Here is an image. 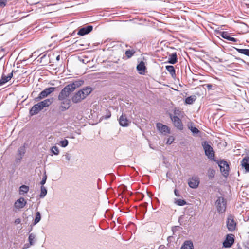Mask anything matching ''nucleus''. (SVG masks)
Segmentation results:
<instances>
[{
	"label": "nucleus",
	"mask_w": 249,
	"mask_h": 249,
	"mask_svg": "<svg viewBox=\"0 0 249 249\" xmlns=\"http://www.w3.org/2000/svg\"><path fill=\"white\" fill-rule=\"evenodd\" d=\"M83 82L82 81H76L66 86L60 92L58 99H68L70 94L76 88L80 86Z\"/></svg>",
	"instance_id": "nucleus-1"
},
{
	"label": "nucleus",
	"mask_w": 249,
	"mask_h": 249,
	"mask_svg": "<svg viewBox=\"0 0 249 249\" xmlns=\"http://www.w3.org/2000/svg\"><path fill=\"white\" fill-rule=\"evenodd\" d=\"M215 205L218 213H223L225 211L226 201L223 197H218L216 201Z\"/></svg>",
	"instance_id": "nucleus-2"
},
{
	"label": "nucleus",
	"mask_w": 249,
	"mask_h": 249,
	"mask_svg": "<svg viewBox=\"0 0 249 249\" xmlns=\"http://www.w3.org/2000/svg\"><path fill=\"white\" fill-rule=\"evenodd\" d=\"M55 89V88L54 87H50L44 89L39 93L37 97L35 98V101L38 102L40 100L46 97L50 94L53 92Z\"/></svg>",
	"instance_id": "nucleus-3"
},
{
	"label": "nucleus",
	"mask_w": 249,
	"mask_h": 249,
	"mask_svg": "<svg viewBox=\"0 0 249 249\" xmlns=\"http://www.w3.org/2000/svg\"><path fill=\"white\" fill-rule=\"evenodd\" d=\"M202 145L205 155L210 159H213L214 153L213 148L206 142H203Z\"/></svg>",
	"instance_id": "nucleus-4"
},
{
	"label": "nucleus",
	"mask_w": 249,
	"mask_h": 249,
	"mask_svg": "<svg viewBox=\"0 0 249 249\" xmlns=\"http://www.w3.org/2000/svg\"><path fill=\"white\" fill-rule=\"evenodd\" d=\"M156 128L159 132L163 135H166L170 133V130L169 127L160 123L156 124Z\"/></svg>",
	"instance_id": "nucleus-5"
},
{
	"label": "nucleus",
	"mask_w": 249,
	"mask_h": 249,
	"mask_svg": "<svg viewBox=\"0 0 249 249\" xmlns=\"http://www.w3.org/2000/svg\"><path fill=\"white\" fill-rule=\"evenodd\" d=\"M218 164L222 175L225 177H227L228 175L229 169V165L227 162L225 161L222 160L218 162Z\"/></svg>",
	"instance_id": "nucleus-6"
},
{
	"label": "nucleus",
	"mask_w": 249,
	"mask_h": 249,
	"mask_svg": "<svg viewBox=\"0 0 249 249\" xmlns=\"http://www.w3.org/2000/svg\"><path fill=\"white\" fill-rule=\"evenodd\" d=\"M227 227L230 231H232L235 230L236 223L234 220L233 217L230 215L228 216L227 220Z\"/></svg>",
	"instance_id": "nucleus-7"
},
{
	"label": "nucleus",
	"mask_w": 249,
	"mask_h": 249,
	"mask_svg": "<svg viewBox=\"0 0 249 249\" xmlns=\"http://www.w3.org/2000/svg\"><path fill=\"white\" fill-rule=\"evenodd\" d=\"M234 241V235L233 234H228L223 243V247L225 248H230L233 244Z\"/></svg>",
	"instance_id": "nucleus-8"
},
{
	"label": "nucleus",
	"mask_w": 249,
	"mask_h": 249,
	"mask_svg": "<svg viewBox=\"0 0 249 249\" xmlns=\"http://www.w3.org/2000/svg\"><path fill=\"white\" fill-rule=\"evenodd\" d=\"M61 101V105L59 106V109L61 111H64L70 107V100L68 99H58Z\"/></svg>",
	"instance_id": "nucleus-9"
},
{
	"label": "nucleus",
	"mask_w": 249,
	"mask_h": 249,
	"mask_svg": "<svg viewBox=\"0 0 249 249\" xmlns=\"http://www.w3.org/2000/svg\"><path fill=\"white\" fill-rule=\"evenodd\" d=\"M170 118L171 120L174 123V125L179 129H182L183 127V125L182 124V122L181 120L177 116H172L171 115H170Z\"/></svg>",
	"instance_id": "nucleus-10"
},
{
	"label": "nucleus",
	"mask_w": 249,
	"mask_h": 249,
	"mask_svg": "<svg viewBox=\"0 0 249 249\" xmlns=\"http://www.w3.org/2000/svg\"><path fill=\"white\" fill-rule=\"evenodd\" d=\"M27 204L26 201L23 197H20L14 203V207L17 209H22Z\"/></svg>",
	"instance_id": "nucleus-11"
},
{
	"label": "nucleus",
	"mask_w": 249,
	"mask_h": 249,
	"mask_svg": "<svg viewBox=\"0 0 249 249\" xmlns=\"http://www.w3.org/2000/svg\"><path fill=\"white\" fill-rule=\"evenodd\" d=\"M93 29L92 26L89 25L81 28L77 33L78 35L84 36L90 33Z\"/></svg>",
	"instance_id": "nucleus-12"
},
{
	"label": "nucleus",
	"mask_w": 249,
	"mask_h": 249,
	"mask_svg": "<svg viewBox=\"0 0 249 249\" xmlns=\"http://www.w3.org/2000/svg\"><path fill=\"white\" fill-rule=\"evenodd\" d=\"M42 109H43L41 108L40 105L38 103L32 107L30 110L29 113L31 116H33L37 114Z\"/></svg>",
	"instance_id": "nucleus-13"
},
{
	"label": "nucleus",
	"mask_w": 249,
	"mask_h": 249,
	"mask_svg": "<svg viewBox=\"0 0 249 249\" xmlns=\"http://www.w3.org/2000/svg\"><path fill=\"white\" fill-rule=\"evenodd\" d=\"M241 165L246 172H249V157L246 156L242 160Z\"/></svg>",
	"instance_id": "nucleus-14"
},
{
	"label": "nucleus",
	"mask_w": 249,
	"mask_h": 249,
	"mask_svg": "<svg viewBox=\"0 0 249 249\" xmlns=\"http://www.w3.org/2000/svg\"><path fill=\"white\" fill-rule=\"evenodd\" d=\"M84 99V98L82 96L81 94L79 91L74 94L71 99L72 101L74 103H79Z\"/></svg>",
	"instance_id": "nucleus-15"
},
{
	"label": "nucleus",
	"mask_w": 249,
	"mask_h": 249,
	"mask_svg": "<svg viewBox=\"0 0 249 249\" xmlns=\"http://www.w3.org/2000/svg\"><path fill=\"white\" fill-rule=\"evenodd\" d=\"M82 95V96L85 99L92 91V89L90 87H87L83 88L82 89L79 90Z\"/></svg>",
	"instance_id": "nucleus-16"
},
{
	"label": "nucleus",
	"mask_w": 249,
	"mask_h": 249,
	"mask_svg": "<svg viewBox=\"0 0 249 249\" xmlns=\"http://www.w3.org/2000/svg\"><path fill=\"white\" fill-rule=\"evenodd\" d=\"M119 123L121 126L126 127L129 125V121L125 115H122L119 118Z\"/></svg>",
	"instance_id": "nucleus-17"
},
{
	"label": "nucleus",
	"mask_w": 249,
	"mask_h": 249,
	"mask_svg": "<svg viewBox=\"0 0 249 249\" xmlns=\"http://www.w3.org/2000/svg\"><path fill=\"white\" fill-rule=\"evenodd\" d=\"M199 183L198 179L196 178H191L188 182L189 186L192 188H196Z\"/></svg>",
	"instance_id": "nucleus-18"
},
{
	"label": "nucleus",
	"mask_w": 249,
	"mask_h": 249,
	"mask_svg": "<svg viewBox=\"0 0 249 249\" xmlns=\"http://www.w3.org/2000/svg\"><path fill=\"white\" fill-rule=\"evenodd\" d=\"M12 76L13 72L8 74L7 76H5L4 74H2L1 79H0V86L2 85L9 81L11 79Z\"/></svg>",
	"instance_id": "nucleus-19"
},
{
	"label": "nucleus",
	"mask_w": 249,
	"mask_h": 249,
	"mask_svg": "<svg viewBox=\"0 0 249 249\" xmlns=\"http://www.w3.org/2000/svg\"><path fill=\"white\" fill-rule=\"evenodd\" d=\"M53 102V99H47L42 101L38 103L40 105L41 108L43 109L44 107H49Z\"/></svg>",
	"instance_id": "nucleus-20"
},
{
	"label": "nucleus",
	"mask_w": 249,
	"mask_h": 249,
	"mask_svg": "<svg viewBox=\"0 0 249 249\" xmlns=\"http://www.w3.org/2000/svg\"><path fill=\"white\" fill-rule=\"evenodd\" d=\"M221 36L224 39L232 42H236L237 39L234 37H231L226 32H222L220 33Z\"/></svg>",
	"instance_id": "nucleus-21"
},
{
	"label": "nucleus",
	"mask_w": 249,
	"mask_h": 249,
	"mask_svg": "<svg viewBox=\"0 0 249 249\" xmlns=\"http://www.w3.org/2000/svg\"><path fill=\"white\" fill-rule=\"evenodd\" d=\"M146 68L143 62L141 61L137 66V70L141 74H143Z\"/></svg>",
	"instance_id": "nucleus-22"
},
{
	"label": "nucleus",
	"mask_w": 249,
	"mask_h": 249,
	"mask_svg": "<svg viewBox=\"0 0 249 249\" xmlns=\"http://www.w3.org/2000/svg\"><path fill=\"white\" fill-rule=\"evenodd\" d=\"M181 249H194L193 244L191 241H185L182 246Z\"/></svg>",
	"instance_id": "nucleus-23"
},
{
	"label": "nucleus",
	"mask_w": 249,
	"mask_h": 249,
	"mask_svg": "<svg viewBox=\"0 0 249 249\" xmlns=\"http://www.w3.org/2000/svg\"><path fill=\"white\" fill-rule=\"evenodd\" d=\"M174 202L176 205L179 206H183L187 204L186 201L182 199L175 198Z\"/></svg>",
	"instance_id": "nucleus-24"
},
{
	"label": "nucleus",
	"mask_w": 249,
	"mask_h": 249,
	"mask_svg": "<svg viewBox=\"0 0 249 249\" xmlns=\"http://www.w3.org/2000/svg\"><path fill=\"white\" fill-rule=\"evenodd\" d=\"M29 190V187L28 186L22 185L19 187V193L20 195H23L27 193Z\"/></svg>",
	"instance_id": "nucleus-25"
},
{
	"label": "nucleus",
	"mask_w": 249,
	"mask_h": 249,
	"mask_svg": "<svg viewBox=\"0 0 249 249\" xmlns=\"http://www.w3.org/2000/svg\"><path fill=\"white\" fill-rule=\"evenodd\" d=\"M168 62L172 64H175L177 62V54L176 53H173L170 55Z\"/></svg>",
	"instance_id": "nucleus-26"
},
{
	"label": "nucleus",
	"mask_w": 249,
	"mask_h": 249,
	"mask_svg": "<svg viewBox=\"0 0 249 249\" xmlns=\"http://www.w3.org/2000/svg\"><path fill=\"white\" fill-rule=\"evenodd\" d=\"M166 70L173 76L175 75V70L174 67L172 65H168L166 66Z\"/></svg>",
	"instance_id": "nucleus-27"
},
{
	"label": "nucleus",
	"mask_w": 249,
	"mask_h": 249,
	"mask_svg": "<svg viewBox=\"0 0 249 249\" xmlns=\"http://www.w3.org/2000/svg\"><path fill=\"white\" fill-rule=\"evenodd\" d=\"M236 50L239 53L249 56V49H236Z\"/></svg>",
	"instance_id": "nucleus-28"
},
{
	"label": "nucleus",
	"mask_w": 249,
	"mask_h": 249,
	"mask_svg": "<svg viewBox=\"0 0 249 249\" xmlns=\"http://www.w3.org/2000/svg\"><path fill=\"white\" fill-rule=\"evenodd\" d=\"M47 193V190L44 186H41V192L39 195L40 198H44Z\"/></svg>",
	"instance_id": "nucleus-29"
},
{
	"label": "nucleus",
	"mask_w": 249,
	"mask_h": 249,
	"mask_svg": "<svg viewBox=\"0 0 249 249\" xmlns=\"http://www.w3.org/2000/svg\"><path fill=\"white\" fill-rule=\"evenodd\" d=\"M41 220V214L40 212H37L36 213L35 219L34 220V224L36 225Z\"/></svg>",
	"instance_id": "nucleus-30"
},
{
	"label": "nucleus",
	"mask_w": 249,
	"mask_h": 249,
	"mask_svg": "<svg viewBox=\"0 0 249 249\" xmlns=\"http://www.w3.org/2000/svg\"><path fill=\"white\" fill-rule=\"evenodd\" d=\"M196 97L195 96H191L188 97L185 99V103L188 104H191L195 100Z\"/></svg>",
	"instance_id": "nucleus-31"
},
{
	"label": "nucleus",
	"mask_w": 249,
	"mask_h": 249,
	"mask_svg": "<svg viewBox=\"0 0 249 249\" xmlns=\"http://www.w3.org/2000/svg\"><path fill=\"white\" fill-rule=\"evenodd\" d=\"M68 141L66 139H64L60 141L58 144L62 147H66L68 145Z\"/></svg>",
	"instance_id": "nucleus-32"
},
{
	"label": "nucleus",
	"mask_w": 249,
	"mask_h": 249,
	"mask_svg": "<svg viewBox=\"0 0 249 249\" xmlns=\"http://www.w3.org/2000/svg\"><path fill=\"white\" fill-rule=\"evenodd\" d=\"M134 53V51L132 50H128L125 51V54L127 58H130Z\"/></svg>",
	"instance_id": "nucleus-33"
},
{
	"label": "nucleus",
	"mask_w": 249,
	"mask_h": 249,
	"mask_svg": "<svg viewBox=\"0 0 249 249\" xmlns=\"http://www.w3.org/2000/svg\"><path fill=\"white\" fill-rule=\"evenodd\" d=\"M51 152L55 155H58L59 153L58 148L56 146H53L52 147Z\"/></svg>",
	"instance_id": "nucleus-34"
},
{
	"label": "nucleus",
	"mask_w": 249,
	"mask_h": 249,
	"mask_svg": "<svg viewBox=\"0 0 249 249\" xmlns=\"http://www.w3.org/2000/svg\"><path fill=\"white\" fill-rule=\"evenodd\" d=\"M188 127H189V129L191 130V131L194 134H196L198 133L199 130L197 128H196L192 125L189 126Z\"/></svg>",
	"instance_id": "nucleus-35"
},
{
	"label": "nucleus",
	"mask_w": 249,
	"mask_h": 249,
	"mask_svg": "<svg viewBox=\"0 0 249 249\" xmlns=\"http://www.w3.org/2000/svg\"><path fill=\"white\" fill-rule=\"evenodd\" d=\"M35 235L33 233H31L29 236V241L31 245H33L34 240L35 238Z\"/></svg>",
	"instance_id": "nucleus-36"
},
{
	"label": "nucleus",
	"mask_w": 249,
	"mask_h": 249,
	"mask_svg": "<svg viewBox=\"0 0 249 249\" xmlns=\"http://www.w3.org/2000/svg\"><path fill=\"white\" fill-rule=\"evenodd\" d=\"M25 151V148L23 146L20 147L18 149V154L21 156V157L24 155Z\"/></svg>",
	"instance_id": "nucleus-37"
},
{
	"label": "nucleus",
	"mask_w": 249,
	"mask_h": 249,
	"mask_svg": "<svg viewBox=\"0 0 249 249\" xmlns=\"http://www.w3.org/2000/svg\"><path fill=\"white\" fill-rule=\"evenodd\" d=\"M215 174V171L213 169H210L208 170V177L210 178H212L214 177Z\"/></svg>",
	"instance_id": "nucleus-38"
},
{
	"label": "nucleus",
	"mask_w": 249,
	"mask_h": 249,
	"mask_svg": "<svg viewBox=\"0 0 249 249\" xmlns=\"http://www.w3.org/2000/svg\"><path fill=\"white\" fill-rule=\"evenodd\" d=\"M47 176L46 174V172H45L43 177L42 178V179L40 182V184L41 185V186H43L45 184L46 180H47Z\"/></svg>",
	"instance_id": "nucleus-39"
},
{
	"label": "nucleus",
	"mask_w": 249,
	"mask_h": 249,
	"mask_svg": "<svg viewBox=\"0 0 249 249\" xmlns=\"http://www.w3.org/2000/svg\"><path fill=\"white\" fill-rule=\"evenodd\" d=\"M174 138L172 136H170L168 138L166 143L167 144L170 145L172 143V142H174Z\"/></svg>",
	"instance_id": "nucleus-40"
},
{
	"label": "nucleus",
	"mask_w": 249,
	"mask_h": 249,
	"mask_svg": "<svg viewBox=\"0 0 249 249\" xmlns=\"http://www.w3.org/2000/svg\"><path fill=\"white\" fill-rule=\"evenodd\" d=\"M6 0H0V7H3L6 5Z\"/></svg>",
	"instance_id": "nucleus-41"
},
{
	"label": "nucleus",
	"mask_w": 249,
	"mask_h": 249,
	"mask_svg": "<svg viewBox=\"0 0 249 249\" xmlns=\"http://www.w3.org/2000/svg\"><path fill=\"white\" fill-rule=\"evenodd\" d=\"M65 159L67 160V161H69L70 160H71V156H70V154H66L65 155Z\"/></svg>",
	"instance_id": "nucleus-42"
},
{
	"label": "nucleus",
	"mask_w": 249,
	"mask_h": 249,
	"mask_svg": "<svg viewBox=\"0 0 249 249\" xmlns=\"http://www.w3.org/2000/svg\"><path fill=\"white\" fill-rule=\"evenodd\" d=\"M174 192L175 195L176 196H177L178 197L180 196L179 193V192H178V190L175 189Z\"/></svg>",
	"instance_id": "nucleus-43"
},
{
	"label": "nucleus",
	"mask_w": 249,
	"mask_h": 249,
	"mask_svg": "<svg viewBox=\"0 0 249 249\" xmlns=\"http://www.w3.org/2000/svg\"><path fill=\"white\" fill-rule=\"evenodd\" d=\"M111 116V113L110 112H108L107 113V115L104 116V118L106 119H107L109 118H110V117Z\"/></svg>",
	"instance_id": "nucleus-44"
},
{
	"label": "nucleus",
	"mask_w": 249,
	"mask_h": 249,
	"mask_svg": "<svg viewBox=\"0 0 249 249\" xmlns=\"http://www.w3.org/2000/svg\"><path fill=\"white\" fill-rule=\"evenodd\" d=\"M20 222H21L20 219L19 218H18L15 220V223L16 224H18L20 223Z\"/></svg>",
	"instance_id": "nucleus-45"
},
{
	"label": "nucleus",
	"mask_w": 249,
	"mask_h": 249,
	"mask_svg": "<svg viewBox=\"0 0 249 249\" xmlns=\"http://www.w3.org/2000/svg\"><path fill=\"white\" fill-rule=\"evenodd\" d=\"M212 87H213V86L211 84H207L206 85V87L209 90L212 89Z\"/></svg>",
	"instance_id": "nucleus-46"
},
{
	"label": "nucleus",
	"mask_w": 249,
	"mask_h": 249,
	"mask_svg": "<svg viewBox=\"0 0 249 249\" xmlns=\"http://www.w3.org/2000/svg\"><path fill=\"white\" fill-rule=\"evenodd\" d=\"M56 59L57 61H59L60 60V55H58L56 57Z\"/></svg>",
	"instance_id": "nucleus-47"
},
{
	"label": "nucleus",
	"mask_w": 249,
	"mask_h": 249,
	"mask_svg": "<svg viewBox=\"0 0 249 249\" xmlns=\"http://www.w3.org/2000/svg\"><path fill=\"white\" fill-rule=\"evenodd\" d=\"M237 249H242V248H241V247H238V248H237Z\"/></svg>",
	"instance_id": "nucleus-48"
},
{
	"label": "nucleus",
	"mask_w": 249,
	"mask_h": 249,
	"mask_svg": "<svg viewBox=\"0 0 249 249\" xmlns=\"http://www.w3.org/2000/svg\"><path fill=\"white\" fill-rule=\"evenodd\" d=\"M248 233L249 234V232H248Z\"/></svg>",
	"instance_id": "nucleus-49"
}]
</instances>
